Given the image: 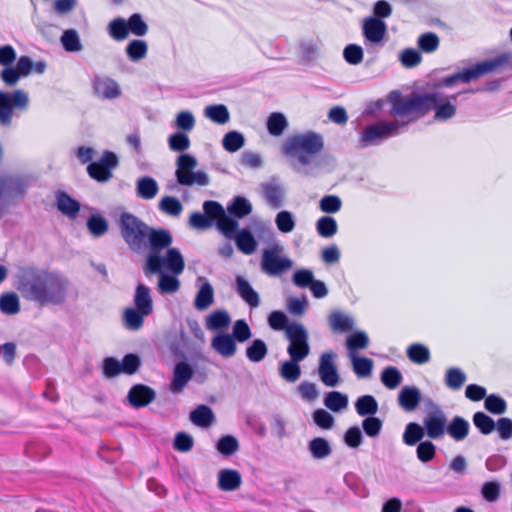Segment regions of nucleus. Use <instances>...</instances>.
I'll return each instance as SVG.
<instances>
[{
	"mask_svg": "<svg viewBox=\"0 0 512 512\" xmlns=\"http://www.w3.org/2000/svg\"><path fill=\"white\" fill-rule=\"evenodd\" d=\"M304 359L289 357L279 366V375L287 382L294 383L301 376V367L299 365Z\"/></svg>",
	"mask_w": 512,
	"mask_h": 512,
	"instance_id": "c85d7f7f",
	"label": "nucleus"
},
{
	"mask_svg": "<svg viewBox=\"0 0 512 512\" xmlns=\"http://www.w3.org/2000/svg\"><path fill=\"white\" fill-rule=\"evenodd\" d=\"M28 105L29 96L24 90L0 91V126L9 127L12 124L14 110L24 111Z\"/></svg>",
	"mask_w": 512,
	"mask_h": 512,
	"instance_id": "9d476101",
	"label": "nucleus"
},
{
	"mask_svg": "<svg viewBox=\"0 0 512 512\" xmlns=\"http://www.w3.org/2000/svg\"><path fill=\"white\" fill-rule=\"evenodd\" d=\"M440 44V39L436 33L426 32L421 34L417 39L419 49L424 53L435 52Z\"/></svg>",
	"mask_w": 512,
	"mask_h": 512,
	"instance_id": "052dcab7",
	"label": "nucleus"
},
{
	"mask_svg": "<svg viewBox=\"0 0 512 512\" xmlns=\"http://www.w3.org/2000/svg\"><path fill=\"white\" fill-rule=\"evenodd\" d=\"M426 435L423 426L417 422H410L406 425L402 439L408 446H414L420 443Z\"/></svg>",
	"mask_w": 512,
	"mask_h": 512,
	"instance_id": "58836bf2",
	"label": "nucleus"
},
{
	"mask_svg": "<svg viewBox=\"0 0 512 512\" xmlns=\"http://www.w3.org/2000/svg\"><path fill=\"white\" fill-rule=\"evenodd\" d=\"M407 357L415 364H424L430 360L428 347L420 343H414L407 348Z\"/></svg>",
	"mask_w": 512,
	"mask_h": 512,
	"instance_id": "864d4df0",
	"label": "nucleus"
},
{
	"mask_svg": "<svg viewBox=\"0 0 512 512\" xmlns=\"http://www.w3.org/2000/svg\"><path fill=\"white\" fill-rule=\"evenodd\" d=\"M107 32L115 41L127 39L129 36V27L126 19L122 17L112 19L107 26Z\"/></svg>",
	"mask_w": 512,
	"mask_h": 512,
	"instance_id": "ea45409f",
	"label": "nucleus"
},
{
	"mask_svg": "<svg viewBox=\"0 0 512 512\" xmlns=\"http://www.w3.org/2000/svg\"><path fill=\"white\" fill-rule=\"evenodd\" d=\"M0 311L6 315H15L20 311V302L16 293L5 292L0 295Z\"/></svg>",
	"mask_w": 512,
	"mask_h": 512,
	"instance_id": "09e8293b",
	"label": "nucleus"
},
{
	"mask_svg": "<svg viewBox=\"0 0 512 512\" xmlns=\"http://www.w3.org/2000/svg\"><path fill=\"white\" fill-rule=\"evenodd\" d=\"M134 307L146 312V314H152L153 312V300L151 291L146 285L139 283L135 289L133 298Z\"/></svg>",
	"mask_w": 512,
	"mask_h": 512,
	"instance_id": "cd10ccee",
	"label": "nucleus"
},
{
	"mask_svg": "<svg viewBox=\"0 0 512 512\" xmlns=\"http://www.w3.org/2000/svg\"><path fill=\"white\" fill-rule=\"evenodd\" d=\"M308 450L314 459L320 460L332 454V447L329 441L322 437H315L308 443Z\"/></svg>",
	"mask_w": 512,
	"mask_h": 512,
	"instance_id": "c9c22d12",
	"label": "nucleus"
},
{
	"mask_svg": "<svg viewBox=\"0 0 512 512\" xmlns=\"http://www.w3.org/2000/svg\"><path fill=\"white\" fill-rule=\"evenodd\" d=\"M245 144L244 136L238 131H230L226 133L222 139V145L228 152H236Z\"/></svg>",
	"mask_w": 512,
	"mask_h": 512,
	"instance_id": "0e129e2a",
	"label": "nucleus"
},
{
	"mask_svg": "<svg viewBox=\"0 0 512 512\" xmlns=\"http://www.w3.org/2000/svg\"><path fill=\"white\" fill-rule=\"evenodd\" d=\"M196 120L192 112L183 110L177 113L174 126L182 132H190L194 129Z\"/></svg>",
	"mask_w": 512,
	"mask_h": 512,
	"instance_id": "69168bd1",
	"label": "nucleus"
},
{
	"mask_svg": "<svg viewBox=\"0 0 512 512\" xmlns=\"http://www.w3.org/2000/svg\"><path fill=\"white\" fill-rule=\"evenodd\" d=\"M268 353L266 343L261 339H254L246 348V356L251 362L262 361Z\"/></svg>",
	"mask_w": 512,
	"mask_h": 512,
	"instance_id": "5fc2aeb1",
	"label": "nucleus"
},
{
	"mask_svg": "<svg viewBox=\"0 0 512 512\" xmlns=\"http://www.w3.org/2000/svg\"><path fill=\"white\" fill-rule=\"evenodd\" d=\"M466 381L467 376L465 372L459 367H450L445 372L444 384L450 390H460Z\"/></svg>",
	"mask_w": 512,
	"mask_h": 512,
	"instance_id": "f704fd0d",
	"label": "nucleus"
},
{
	"mask_svg": "<svg viewBox=\"0 0 512 512\" xmlns=\"http://www.w3.org/2000/svg\"><path fill=\"white\" fill-rule=\"evenodd\" d=\"M228 213L234 218H243L252 211L251 203L242 196H236L227 207Z\"/></svg>",
	"mask_w": 512,
	"mask_h": 512,
	"instance_id": "a18cd8bd",
	"label": "nucleus"
},
{
	"mask_svg": "<svg viewBox=\"0 0 512 512\" xmlns=\"http://www.w3.org/2000/svg\"><path fill=\"white\" fill-rule=\"evenodd\" d=\"M460 93L447 96L439 91L426 93L412 92L409 95L402 93H394L393 113L409 116L413 119V123L424 117L430 111H434V120L445 122L453 118L456 114V101Z\"/></svg>",
	"mask_w": 512,
	"mask_h": 512,
	"instance_id": "7ed1b4c3",
	"label": "nucleus"
},
{
	"mask_svg": "<svg viewBox=\"0 0 512 512\" xmlns=\"http://www.w3.org/2000/svg\"><path fill=\"white\" fill-rule=\"evenodd\" d=\"M378 402L372 395H363L357 398L355 410L358 415L363 417H372L378 412Z\"/></svg>",
	"mask_w": 512,
	"mask_h": 512,
	"instance_id": "e433bc0d",
	"label": "nucleus"
},
{
	"mask_svg": "<svg viewBox=\"0 0 512 512\" xmlns=\"http://www.w3.org/2000/svg\"><path fill=\"white\" fill-rule=\"evenodd\" d=\"M57 208L64 215L75 218L80 210V203L68 195L66 192L56 194Z\"/></svg>",
	"mask_w": 512,
	"mask_h": 512,
	"instance_id": "2f4dec72",
	"label": "nucleus"
},
{
	"mask_svg": "<svg viewBox=\"0 0 512 512\" xmlns=\"http://www.w3.org/2000/svg\"><path fill=\"white\" fill-rule=\"evenodd\" d=\"M320 40H304L299 44L301 57L305 62H312L317 59L320 52Z\"/></svg>",
	"mask_w": 512,
	"mask_h": 512,
	"instance_id": "13d9d810",
	"label": "nucleus"
},
{
	"mask_svg": "<svg viewBox=\"0 0 512 512\" xmlns=\"http://www.w3.org/2000/svg\"><path fill=\"white\" fill-rule=\"evenodd\" d=\"M387 24L384 20L377 17H366L361 24V31L365 45L372 47H382L387 35Z\"/></svg>",
	"mask_w": 512,
	"mask_h": 512,
	"instance_id": "f8f14e48",
	"label": "nucleus"
},
{
	"mask_svg": "<svg viewBox=\"0 0 512 512\" xmlns=\"http://www.w3.org/2000/svg\"><path fill=\"white\" fill-rule=\"evenodd\" d=\"M241 474L234 469H222L218 473V487L222 491H234L241 486Z\"/></svg>",
	"mask_w": 512,
	"mask_h": 512,
	"instance_id": "bb28decb",
	"label": "nucleus"
},
{
	"mask_svg": "<svg viewBox=\"0 0 512 512\" xmlns=\"http://www.w3.org/2000/svg\"><path fill=\"white\" fill-rule=\"evenodd\" d=\"M214 301V292L212 286L206 282L198 290L194 306L197 310H206Z\"/></svg>",
	"mask_w": 512,
	"mask_h": 512,
	"instance_id": "de8ad7c7",
	"label": "nucleus"
},
{
	"mask_svg": "<svg viewBox=\"0 0 512 512\" xmlns=\"http://www.w3.org/2000/svg\"><path fill=\"white\" fill-rule=\"evenodd\" d=\"M30 186V178L25 175H6L0 177V196L4 201L23 198Z\"/></svg>",
	"mask_w": 512,
	"mask_h": 512,
	"instance_id": "4468645a",
	"label": "nucleus"
},
{
	"mask_svg": "<svg viewBox=\"0 0 512 512\" xmlns=\"http://www.w3.org/2000/svg\"><path fill=\"white\" fill-rule=\"evenodd\" d=\"M400 63L405 68H414L422 61L421 53L414 48H405L399 53Z\"/></svg>",
	"mask_w": 512,
	"mask_h": 512,
	"instance_id": "338daca9",
	"label": "nucleus"
},
{
	"mask_svg": "<svg viewBox=\"0 0 512 512\" xmlns=\"http://www.w3.org/2000/svg\"><path fill=\"white\" fill-rule=\"evenodd\" d=\"M381 382L388 389L397 388L403 381L400 370L394 366H387L380 375Z\"/></svg>",
	"mask_w": 512,
	"mask_h": 512,
	"instance_id": "3c124183",
	"label": "nucleus"
},
{
	"mask_svg": "<svg viewBox=\"0 0 512 512\" xmlns=\"http://www.w3.org/2000/svg\"><path fill=\"white\" fill-rule=\"evenodd\" d=\"M156 397L155 391L144 384L134 385L128 392L129 403L135 408L147 406Z\"/></svg>",
	"mask_w": 512,
	"mask_h": 512,
	"instance_id": "aec40b11",
	"label": "nucleus"
},
{
	"mask_svg": "<svg viewBox=\"0 0 512 512\" xmlns=\"http://www.w3.org/2000/svg\"><path fill=\"white\" fill-rule=\"evenodd\" d=\"M284 248L279 243H273L262 251L261 270L270 277H280L293 267V261L283 256Z\"/></svg>",
	"mask_w": 512,
	"mask_h": 512,
	"instance_id": "6e6552de",
	"label": "nucleus"
},
{
	"mask_svg": "<svg viewBox=\"0 0 512 512\" xmlns=\"http://www.w3.org/2000/svg\"><path fill=\"white\" fill-rule=\"evenodd\" d=\"M218 230L227 238L233 239L239 231L237 220L226 213L216 222Z\"/></svg>",
	"mask_w": 512,
	"mask_h": 512,
	"instance_id": "bf43d9fd",
	"label": "nucleus"
},
{
	"mask_svg": "<svg viewBox=\"0 0 512 512\" xmlns=\"http://www.w3.org/2000/svg\"><path fill=\"white\" fill-rule=\"evenodd\" d=\"M472 422L483 435H489L495 430L496 422L484 412H475L472 417Z\"/></svg>",
	"mask_w": 512,
	"mask_h": 512,
	"instance_id": "6e6d98bb",
	"label": "nucleus"
},
{
	"mask_svg": "<svg viewBox=\"0 0 512 512\" xmlns=\"http://www.w3.org/2000/svg\"><path fill=\"white\" fill-rule=\"evenodd\" d=\"M369 345V337L364 331H356L346 339L349 356L357 355V350L366 349Z\"/></svg>",
	"mask_w": 512,
	"mask_h": 512,
	"instance_id": "49530a36",
	"label": "nucleus"
},
{
	"mask_svg": "<svg viewBox=\"0 0 512 512\" xmlns=\"http://www.w3.org/2000/svg\"><path fill=\"white\" fill-rule=\"evenodd\" d=\"M185 268V262L183 261V267L179 272L173 271L169 264H167L165 261L162 263L160 271L159 272H144L146 275L148 274H158L159 275V281H158V288L159 291L163 294H172L179 290L180 288V281L178 280L177 276L180 275Z\"/></svg>",
	"mask_w": 512,
	"mask_h": 512,
	"instance_id": "dca6fc26",
	"label": "nucleus"
},
{
	"mask_svg": "<svg viewBox=\"0 0 512 512\" xmlns=\"http://www.w3.org/2000/svg\"><path fill=\"white\" fill-rule=\"evenodd\" d=\"M92 87L95 95L101 99L113 100L122 93L117 81L108 76H95Z\"/></svg>",
	"mask_w": 512,
	"mask_h": 512,
	"instance_id": "f3484780",
	"label": "nucleus"
},
{
	"mask_svg": "<svg viewBox=\"0 0 512 512\" xmlns=\"http://www.w3.org/2000/svg\"><path fill=\"white\" fill-rule=\"evenodd\" d=\"M260 186L263 196L270 207L278 209L283 206L285 191L276 178H272L268 182L261 183Z\"/></svg>",
	"mask_w": 512,
	"mask_h": 512,
	"instance_id": "6ab92c4d",
	"label": "nucleus"
},
{
	"mask_svg": "<svg viewBox=\"0 0 512 512\" xmlns=\"http://www.w3.org/2000/svg\"><path fill=\"white\" fill-rule=\"evenodd\" d=\"M204 116L219 125L226 124L230 120L229 110L224 104L206 106L204 109Z\"/></svg>",
	"mask_w": 512,
	"mask_h": 512,
	"instance_id": "4c0bfd02",
	"label": "nucleus"
},
{
	"mask_svg": "<svg viewBox=\"0 0 512 512\" xmlns=\"http://www.w3.org/2000/svg\"><path fill=\"white\" fill-rule=\"evenodd\" d=\"M349 357L353 371L359 378H367L371 376L374 363L370 358L358 355H351Z\"/></svg>",
	"mask_w": 512,
	"mask_h": 512,
	"instance_id": "79ce46f5",
	"label": "nucleus"
},
{
	"mask_svg": "<svg viewBox=\"0 0 512 512\" xmlns=\"http://www.w3.org/2000/svg\"><path fill=\"white\" fill-rule=\"evenodd\" d=\"M285 338L289 342V357L305 359L310 354L309 333L302 323L292 322L286 328Z\"/></svg>",
	"mask_w": 512,
	"mask_h": 512,
	"instance_id": "9b49d317",
	"label": "nucleus"
},
{
	"mask_svg": "<svg viewBox=\"0 0 512 512\" xmlns=\"http://www.w3.org/2000/svg\"><path fill=\"white\" fill-rule=\"evenodd\" d=\"M198 162L195 156L182 153L176 160L175 177L182 186H207L210 183L209 176L203 171H194Z\"/></svg>",
	"mask_w": 512,
	"mask_h": 512,
	"instance_id": "0eeeda50",
	"label": "nucleus"
},
{
	"mask_svg": "<svg viewBox=\"0 0 512 512\" xmlns=\"http://www.w3.org/2000/svg\"><path fill=\"white\" fill-rule=\"evenodd\" d=\"M14 286L25 300L44 307L62 305L66 301L70 282L58 272L24 266L17 270Z\"/></svg>",
	"mask_w": 512,
	"mask_h": 512,
	"instance_id": "f03ea898",
	"label": "nucleus"
},
{
	"mask_svg": "<svg viewBox=\"0 0 512 512\" xmlns=\"http://www.w3.org/2000/svg\"><path fill=\"white\" fill-rule=\"evenodd\" d=\"M148 52V44L146 41L141 39L131 40L126 48L125 53L130 61L138 62L144 59Z\"/></svg>",
	"mask_w": 512,
	"mask_h": 512,
	"instance_id": "a19ab883",
	"label": "nucleus"
},
{
	"mask_svg": "<svg viewBox=\"0 0 512 512\" xmlns=\"http://www.w3.org/2000/svg\"><path fill=\"white\" fill-rule=\"evenodd\" d=\"M119 164L117 155L112 151H104L98 161L91 162L87 166L88 175L100 182L105 183L112 177V170Z\"/></svg>",
	"mask_w": 512,
	"mask_h": 512,
	"instance_id": "ddd939ff",
	"label": "nucleus"
},
{
	"mask_svg": "<svg viewBox=\"0 0 512 512\" xmlns=\"http://www.w3.org/2000/svg\"><path fill=\"white\" fill-rule=\"evenodd\" d=\"M231 323V317L226 310H216L206 317L205 325L210 331L227 328Z\"/></svg>",
	"mask_w": 512,
	"mask_h": 512,
	"instance_id": "72a5a7b5",
	"label": "nucleus"
},
{
	"mask_svg": "<svg viewBox=\"0 0 512 512\" xmlns=\"http://www.w3.org/2000/svg\"><path fill=\"white\" fill-rule=\"evenodd\" d=\"M189 418L193 424L202 428L210 427L215 421V415L207 405L197 406L191 411Z\"/></svg>",
	"mask_w": 512,
	"mask_h": 512,
	"instance_id": "7c9ffc66",
	"label": "nucleus"
},
{
	"mask_svg": "<svg viewBox=\"0 0 512 512\" xmlns=\"http://www.w3.org/2000/svg\"><path fill=\"white\" fill-rule=\"evenodd\" d=\"M328 324L335 333H347L354 329L355 319L347 313L334 310L328 316Z\"/></svg>",
	"mask_w": 512,
	"mask_h": 512,
	"instance_id": "4be33fe9",
	"label": "nucleus"
},
{
	"mask_svg": "<svg viewBox=\"0 0 512 512\" xmlns=\"http://www.w3.org/2000/svg\"><path fill=\"white\" fill-rule=\"evenodd\" d=\"M484 407L488 412L495 415H501L507 411L506 401L496 394H490L485 398Z\"/></svg>",
	"mask_w": 512,
	"mask_h": 512,
	"instance_id": "774afa93",
	"label": "nucleus"
},
{
	"mask_svg": "<svg viewBox=\"0 0 512 512\" xmlns=\"http://www.w3.org/2000/svg\"><path fill=\"white\" fill-rule=\"evenodd\" d=\"M323 149V136L313 131L291 135L281 147L283 155L291 161L292 167L298 172L301 168L313 165Z\"/></svg>",
	"mask_w": 512,
	"mask_h": 512,
	"instance_id": "20e7f679",
	"label": "nucleus"
},
{
	"mask_svg": "<svg viewBox=\"0 0 512 512\" xmlns=\"http://www.w3.org/2000/svg\"><path fill=\"white\" fill-rule=\"evenodd\" d=\"M288 127V121L284 114L273 112L267 119L268 132L273 136H280Z\"/></svg>",
	"mask_w": 512,
	"mask_h": 512,
	"instance_id": "8fccbe9b",
	"label": "nucleus"
},
{
	"mask_svg": "<svg viewBox=\"0 0 512 512\" xmlns=\"http://www.w3.org/2000/svg\"><path fill=\"white\" fill-rule=\"evenodd\" d=\"M193 374L194 371L187 362H178L173 370V377L170 383V391L175 394L181 393L188 382L192 379Z\"/></svg>",
	"mask_w": 512,
	"mask_h": 512,
	"instance_id": "a211bd4d",
	"label": "nucleus"
},
{
	"mask_svg": "<svg viewBox=\"0 0 512 512\" xmlns=\"http://www.w3.org/2000/svg\"><path fill=\"white\" fill-rule=\"evenodd\" d=\"M401 93L398 90L391 91L387 100L390 104L389 114L393 117L392 120L377 121L368 125L360 136L362 146L379 145L384 140L396 137L408 130V127L413 123V119L409 116L393 113V94Z\"/></svg>",
	"mask_w": 512,
	"mask_h": 512,
	"instance_id": "39448f33",
	"label": "nucleus"
},
{
	"mask_svg": "<svg viewBox=\"0 0 512 512\" xmlns=\"http://www.w3.org/2000/svg\"><path fill=\"white\" fill-rule=\"evenodd\" d=\"M161 212L172 217H178L183 211L180 200L174 196H164L158 203Z\"/></svg>",
	"mask_w": 512,
	"mask_h": 512,
	"instance_id": "603ef678",
	"label": "nucleus"
},
{
	"mask_svg": "<svg viewBox=\"0 0 512 512\" xmlns=\"http://www.w3.org/2000/svg\"><path fill=\"white\" fill-rule=\"evenodd\" d=\"M216 449L223 456L229 457L239 450V442L234 436L225 435L218 440Z\"/></svg>",
	"mask_w": 512,
	"mask_h": 512,
	"instance_id": "e2e57ef3",
	"label": "nucleus"
},
{
	"mask_svg": "<svg viewBox=\"0 0 512 512\" xmlns=\"http://www.w3.org/2000/svg\"><path fill=\"white\" fill-rule=\"evenodd\" d=\"M149 315L135 307H128L123 313V324L128 330L137 331L143 327L144 319Z\"/></svg>",
	"mask_w": 512,
	"mask_h": 512,
	"instance_id": "473e14b6",
	"label": "nucleus"
},
{
	"mask_svg": "<svg viewBox=\"0 0 512 512\" xmlns=\"http://www.w3.org/2000/svg\"><path fill=\"white\" fill-rule=\"evenodd\" d=\"M126 21L129 27V34L131 33L134 36L143 37L148 33V24L144 21L140 13L132 14Z\"/></svg>",
	"mask_w": 512,
	"mask_h": 512,
	"instance_id": "680f3d73",
	"label": "nucleus"
},
{
	"mask_svg": "<svg viewBox=\"0 0 512 512\" xmlns=\"http://www.w3.org/2000/svg\"><path fill=\"white\" fill-rule=\"evenodd\" d=\"M422 399L421 391L416 386H403L398 394L399 406L407 412H412L417 409Z\"/></svg>",
	"mask_w": 512,
	"mask_h": 512,
	"instance_id": "412c9836",
	"label": "nucleus"
},
{
	"mask_svg": "<svg viewBox=\"0 0 512 512\" xmlns=\"http://www.w3.org/2000/svg\"><path fill=\"white\" fill-rule=\"evenodd\" d=\"M324 405L337 413L347 408L348 397L339 391H330L324 397Z\"/></svg>",
	"mask_w": 512,
	"mask_h": 512,
	"instance_id": "c03bdc74",
	"label": "nucleus"
},
{
	"mask_svg": "<svg viewBox=\"0 0 512 512\" xmlns=\"http://www.w3.org/2000/svg\"><path fill=\"white\" fill-rule=\"evenodd\" d=\"M509 67L512 69V52L505 51L494 58L476 63L474 66L465 68L460 72L442 78L439 86L452 87L458 82L469 83L491 72L502 71Z\"/></svg>",
	"mask_w": 512,
	"mask_h": 512,
	"instance_id": "423d86ee",
	"label": "nucleus"
},
{
	"mask_svg": "<svg viewBox=\"0 0 512 512\" xmlns=\"http://www.w3.org/2000/svg\"><path fill=\"white\" fill-rule=\"evenodd\" d=\"M425 416L423 418V428L429 439H442L447 431L448 418L442 407L432 399L425 401Z\"/></svg>",
	"mask_w": 512,
	"mask_h": 512,
	"instance_id": "1a4fd4ad",
	"label": "nucleus"
},
{
	"mask_svg": "<svg viewBox=\"0 0 512 512\" xmlns=\"http://www.w3.org/2000/svg\"><path fill=\"white\" fill-rule=\"evenodd\" d=\"M233 239L237 249L245 255H251L257 249L258 243L252 232L247 228L239 230Z\"/></svg>",
	"mask_w": 512,
	"mask_h": 512,
	"instance_id": "a878e982",
	"label": "nucleus"
},
{
	"mask_svg": "<svg viewBox=\"0 0 512 512\" xmlns=\"http://www.w3.org/2000/svg\"><path fill=\"white\" fill-rule=\"evenodd\" d=\"M317 233L323 238L333 237L338 230L336 220L331 216H322L316 222Z\"/></svg>",
	"mask_w": 512,
	"mask_h": 512,
	"instance_id": "4d7b16f0",
	"label": "nucleus"
},
{
	"mask_svg": "<svg viewBox=\"0 0 512 512\" xmlns=\"http://www.w3.org/2000/svg\"><path fill=\"white\" fill-rule=\"evenodd\" d=\"M235 291L250 308H257L260 305L259 294L243 276H236Z\"/></svg>",
	"mask_w": 512,
	"mask_h": 512,
	"instance_id": "5701e85b",
	"label": "nucleus"
},
{
	"mask_svg": "<svg viewBox=\"0 0 512 512\" xmlns=\"http://www.w3.org/2000/svg\"><path fill=\"white\" fill-rule=\"evenodd\" d=\"M211 347L224 358L233 357L237 351L235 340L227 333L214 336L211 341Z\"/></svg>",
	"mask_w": 512,
	"mask_h": 512,
	"instance_id": "b1692460",
	"label": "nucleus"
},
{
	"mask_svg": "<svg viewBox=\"0 0 512 512\" xmlns=\"http://www.w3.org/2000/svg\"><path fill=\"white\" fill-rule=\"evenodd\" d=\"M470 432V423L462 416H454L447 424L448 434L454 441L461 442Z\"/></svg>",
	"mask_w": 512,
	"mask_h": 512,
	"instance_id": "393cba45",
	"label": "nucleus"
},
{
	"mask_svg": "<svg viewBox=\"0 0 512 512\" xmlns=\"http://www.w3.org/2000/svg\"><path fill=\"white\" fill-rule=\"evenodd\" d=\"M336 353L326 351L320 355L318 374L322 383L327 387H336L340 382L337 367L334 363Z\"/></svg>",
	"mask_w": 512,
	"mask_h": 512,
	"instance_id": "2eb2a0df",
	"label": "nucleus"
},
{
	"mask_svg": "<svg viewBox=\"0 0 512 512\" xmlns=\"http://www.w3.org/2000/svg\"><path fill=\"white\" fill-rule=\"evenodd\" d=\"M60 42L66 52H79L83 48L79 33L75 29L65 30L60 38Z\"/></svg>",
	"mask_w": 512,
	"mask_h": 512,
	"instance_id": "37998d69",
	"label": "nucleus"
},
{
	"mask_svg": "<svg viewBox=\"0 0 512 512\" xmlns=\"http://www.w3.org/2000/svg\"><path fill=\"white\" fill-rule=\"evenodd\" d=\"M159 191L157 181L150 176H143L136 181V194L144 200L153 199Z\"/></svg>",
	"mask_w": 512,
	"mask_h": 512,
	"instance_id": "c756f323",
	"label": "nucleus"
},
{
	"mask_svg": "<svg viewBox=\"0 0 512 512\" xmlns=\"http://www.w3.org/2000/svg\"><path fill=\"white\" fill-rule=\"evenodd\" d=\"M120 235L129 249L146 254L144 272H159L165 261L175 271L183 267V256L177 248L170 247L172 234L165 228H153L130 212L120 214Z\"/></svg>",
	"mask_w": 512,
	"mask_h": 512,
	"instance_id": "f257e3e1",
	"label": "nucleus"
}]
</instances>
